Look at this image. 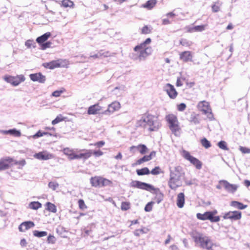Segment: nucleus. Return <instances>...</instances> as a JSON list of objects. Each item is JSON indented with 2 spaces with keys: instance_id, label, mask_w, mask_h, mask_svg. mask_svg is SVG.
<instances>
[{
  "instance_id": "f257e3e1",
  "label": "nucleus",
  "mask_w": 250,
  "mask_h": 250,
  "mask_svg": "<svg viewBox=\"0 0 250 250\" xmlns=\"http://www.w3.org/2000/svg\"><path fill=\"white\" fill-rule=\"evenodd\" d=\"M135 126L149 132L157 131L160 128L161 123L157 117L151 114H144L136 120Z\"/></svg>"
},
{
  "instance_id": "f03ea898",
  "label": "nucleus",
  "mask_w": 250,
  "mask_h": 250,
  "mask_svg": "<svg viewBox=\"0 0 250 250\" xmlns=\"http://www.w3.org/2000/svg\"><path fill=\"white\" fill-rule=\"evenodd\" d=\"M151 42V39L147 38L143 42L136 46L134 48V51L136 53L131 54L130 58L133 60L142 61L145 60L152 53V48L149 46Z\"/></svg>"
},
{
  "instance_id": "7ed1b4c3",
  "label": "nucleus",
  "mask_w": 250,
  "mask_h": 250,
  "mask_svg": "<svg viewBox=\"0 0 250 250\" xmlns=\"http://www.w3.org/2000/svg\"><path fill=\"white\" fill-rule=\"evenodd\" d=\"M169 179L168 185L170 188L175 189L182 184V180L185 176V172L183 168L179 166L174 167H170Z\"/></svg>"
},
{
  "instance_id": "20e7f679",
  "label": "nucleus",
  "mask_w": 250,
  "mask_h": 250,
  "mask_svg": "<svg viewBox=\"0 0 250 250\" xmlns=\"http://www.w3.org/2000/svg\"><path fill=\"white\" fill-rule=\"evenodd\" d=\"M192 237L196 244L203 249L210 250L213 246L210 239L202 233L194 232L192 233Z\"/></svg>"
},
{
  "instance_id": "39448f33",
  "label": "nucleus",
  "mask_w": 250,
  "mask_h": 250,
  "mask_svg": "<svg viewBox=\"0 0 250 250\" xmlns=\"http://www.w3.org/2000/svg\"><path fill=\"white\" fill-rule=\"evenodd\" d=\"M130 187L132 188H136L141 189H144L148 191L153 190L154 193L158 194L159 193V197L157 200V203L159 204L162 200V194L160 193V190L158 188H155L151 185L147 184L146 183L142 182L139 181H132L130 183Z\"/></svg>"
},
{
  "instance_id": "423d86ee",
  "label": "nucleus",
  "mask_w": 250,
  "mask_h": 250,
  "mask_svg": "<svg viewBox=\"0 0 250 250\" xmlns=\"http://www.w3.org/2000/svg\"><path fill=\"white\" fill-rule=\"evenodd\" d=\"M166 119L169 124V127L171 131L176 135L179 133L180 127L177 118L173 114H169L166 116Z\"/></svg>"
},
{
  "instance_id": "0eeeda50",
  "label": "nucleus",
  "mask_w": 250,
  "mask_h": 250,
  "mask_svg": "<svg viewBox=\"0 0 250 250\" xmlns=\"http://www.w3.org/2000/svg\"><path fill=\"white\" fill-rule=\"evenodd\" d=\"M197 108L203 114L207 116L209 120L212 121L214 120L213 114L208 102L206 101L200 102L197 104Z\"/></svg>"
},
{
  "instance_id": "6e6552de",
  "label": "nucleus",
  "mask_w": 250,
  "mask_h": 250,
  "mask_svg": "<svg viewBox=\"0 0 250 250\" xmlns=\"http://www.w3.org/2000/svg\"><path fill=\"white\" fill-rule=\"evenodd\" d=\"M217 213V211H207L204 213H198L196 214L197 218L201 220H209L212 222H217L219 221V216H213L214 214Z\"/></svg>"
},
{
  "instance_id": "1a4fd4ad",
  "label": "nucleus",
  "mask_w": 250,
  "mask_h": 250,
  "mask_svg": "<svg viewBox=\"0 0 250 250\" xmlns=\"http://www.w3.org/2000/svg\"><path fill=\"white\" fill-rule=\"evenodd\" d=\"M18 162L9 157H6L0 159V171L7 169L14 165H16Z\"/></svg>"
},
{
  "instance_id": "9d476101",
  "label": "nucleus",
  "mask_w": 250,
  "mask_h": 250,
  "mask_svg": "<svg viewBox=\"0 0 250 250\" xmlns=\"http://www.w3.org/2000/svg\"><path fill=\"white\" fill-rule=\"evenodd\" d=\"M181 155L185 159L195 166L197 169H200L201 168L202 163L197 158L192 156L188 151L183 150L181 151Z\"/></svg>"
},
{
  "instance_id": "9b49d317",
  "label": "nucleus",
  "mask_w": 250,
  "mask_h": 250,
  "mask_svg": "<svg viewBox=\"0 0 250 250\" xmlns=\"http://www.w3.org/2000/svg\"><path fill=\"white\" fill-rule=\"evenodd\" d=\"M3 79L8 83H10L13 86H17L21 82L25 80V78L23 75H17L15 77L11 76H5Z\"/></svg>"
},
{
  "instance_id": "f8f14e48",
  "label": "nucleus",
  "mask_w": 250,
  "mask_h": 250,
  "mask_svg": "<svg viewBox=\"0 0 250 250\" xmlns=\"http://www.w3.org/2000/svg\"><path fill=\"white\" fill-rule=\"evenodd\" d=\"M90 183L92 186L102 187L110 185L112 182L111 181L100 177H92L90 179Z\"/></svg>"
},
{
  "instance_id": "ddd939ff",
  "label": "nucleus",
  "mask_w": 250,
  "mask_h": 250,
  "mask_svg": "<svg viewBox=\"0 0 250 250\" xmlns=\"http://www.w3.org/2000/svg\"><path fill=\"white\" fill-rule=\"evenodd\" d=\"M220 183L223 184V187L226 191L230 193H235L239 187V185L230 184L225 180H220Z\"/></svg>"
},
{
  "instance_id": "4468645a",
  "label": "nucleus",
  "mask_w": 250,
  "mask_h": 250,
  "mask_svg": "<svg viewBox=\"0 0 250 250\" xmlns=\"http://www.w3.org/2000/svg\"><path fill=\"white\" fill-rule=\"evenodd\" d=\"M121 107L120 103L118 101H114L108 105V108L102 113L105 115H110L114 112L118 111Z\"/></svg>"
},
{
  "instance_id": "2eb2a0df",
  "label": "nucleus",
  "mask_w": 250,
  "mask_h": 250,
  "mask_svg": "<svg viewBox=\"0 0 250 250\" xmlns=\"http://www.w3.org/2000/svg\"><path fill=\"white\" fill-rule=\"evenodd\" d=\"M241 217V212L238 211H230L225 213L223 216L224 219H230L234 221L240 220Z\"/></svg>"
},
{
  "instance_id": "dca6fc26",
  "label": "nucleus",
  "mask_w": 250,
  "mask_h": 250,
  "mask_svg": "<svg viewBox=\"0 0 250 250\" xmlns=\"http://www.w3.org/2000/svg\"><path fill=\"white\" fill-rule=\"evenodd\" d=\"M34 157L40 160H47L54 158V155L46 151H43L34 155Z\"/></svg>"
},
{
  "instance_id": "f3484780",
  "label": "nucleus",
  "mask_w": 250,
  "mask_h": 250,
  "mask_svg": "<svg viewBox=\"0 0 250 250\" xmlns=\"http://www.w3.org/2000/svg\"><path fill=\"white\" fill-rule=\"evenodd\" d=\"M129 150L133 153L136 152L137 150L141 154H144L147 152L148 149L146 147V146L145 145L140 144L137 146H131L129 148Z\"/></svg>"
},
{
  "instance_id": "a211bd4d",
  "label": "nucleus",
  "mask_w": 250,
  "mask_h": 250,
  "mask_svg": "<svg viewBox=\"0 0 250 250\" xmlns=\"http://www.w3.org/2000/svg\"><path fill=\"white\" fill-rule=\"evenodd\" d=\"M165 89L171 99H174L177 97L178 93L171 84L167 83L165 86Z\"/></svg>"
},
{
  "instance_id": "6ab92c4d",
  "label": "nucleus",
  "mask_w": 250,
  "mask_h": 250,
  "mask_svg": "<svg viewBox=\"0 0 250 250\" xmlns=\"http://www.w3.org/2000/svg\"><path fill=\"white\" fill-rule=\"evenodd\" d=\"M30 79L33 82H38L40 83H44L46 81L45 76L41 73L31 74L29 75Z\"/></svg>"
},
{
  "instance_id": "aec40b11",
  "label": "nucleus",
  "mask_w": 250,
  "mask_h": 250,
  "mask_svg": "<svg viewBox=\"0 0 250 250\" xmlns=\"http://www.w3.org/2000/svg\"><path fill=\"white\" fill-rule=\"evenodd\" d=\"M102 107L99 104H95L90 106L87 110V114L89 115H96L100 113Z\"/></svg>"
},
{
  "instance_id": "412c9836",
  "label": "nucleus",
  "mask_w": 250,
  "mask_h": 250,
  "mask_svg": "<svg viewBox=\"0 0 250 250\" xmlns=\"http://www.w3.org/2000/svg\"><path fill=\"white\" fill-rule=\"evenodd\" d=\"M180 59L184 62L192 61V54L190 51H186L180 53Z\"/></svg>"
},
{
  "instance_id": "4be33fe9",
  "label": "nucleus",
  "mask_w": 250,
  "mask_h": 250,
  "mask_svg": "<svg viewBox=\"0 0 250 250\" xmlns=\"http://www.w3.org/2000/svg\"><path fill=\"white\" fill-rule=\"evenodd\" d=\"M80 151H84V153H81L79 154H76L75 156V159H87L89 157H90L92 154V151L90 149H83V150H80Z\"/></svg>"
},
{
  "instance_id": "5701e85b",
  "label": "nucleus",
  "mask_w": 250,
  "mask_h": 250,
  "mask_svg": "<svg viewBox=\"0 0 250 250\" xmlns=\"http://www.w3.org/2000/svg\"><path fill=\"white\" fill-rule=\"evenodd\" d=\"M110 56V53L108 51H104L103 50H100L97 53L94 54H91L90 57L93 59H102L106 57H108Z\"/></svg>"
},
{
  "instance_id": "b1692460",
  "label": "nucleus",
  "mask_w": 250,
  "mask_h": 250,
  "mask_svg": "<svg viewBox=\"0 0 250 250\" xmlns=\"http://www.w3.org/2000/svg\"><path fill=\"white\" fill-rule=\"evenodd\" d=\"M34 223L31 221H26L22 223L19 227L20 231L24 232L27 229L33 227Z\"/></svg>"
},
{
  "instance_id": "393cba45",
  "label": "nucleus",
  "mask_w": 250,
  "mask_h": 250,
  "mask_svg": "<svg viewBox=\"0 0 250 250\" xmlns=\"http://www.w3.org/2000/svg\"><path fill=\"white\" fill-rule=\"evenodd\" d=\"M62 152L64 154L67 156L69 160H73L75 159L76 154L75 153L74 149L66 147L62 150Z\"/></svg>"
},
{
  "instance_id": "a878e982",
  "label": "nucleus",
  "mask_w": 250,
  "mask_h": 250,
  "mask_svg": "<svg viewBox=\"0 0 250 250\" xmlns=\"http://www.w3.org/2000/svg\"><path fill=\"white\" fill-rule=\"evenodd\" d=\"M43 66L47 68L54 69L56 67H59L61 66L59 61H53L45 63Z\"/></svg>"
},
{
  "instance_id": "bb28decb",
  "label": "nucleus",
  "mask_w": 250,
  "mask_h": 250,
  "mask_svg": "<svg viewBox=\"0 0 250 250\" xmlns=\"http://www.w3.org/2000/svg\"><path fill=\"white\" fill-rule=\"evenodd\" d=\"M185 204V196L183 193H180L177 195V205L179 208L184 207Z\"/></svg>"
},
{
  "instance_id": "cd10ccee",
  "label": "nucleus",
  "mask_w": 250,
  "mask_h": 250,
  "mask_svg": "<svg viewBox=\"0 0 250 250\" xmlns=\"http://www.w3.org/2000/svg\"><path fill=\"white\" fill-rule=\"evenodd\" d=\"M51 36L50 32H46L42 36L37 38L36 41L39 43H42L45 42Z\"/></svg>"
},
{
  "instance_id": "c85d7f7f",
  "label": "nucleus",
  "mask_w": 250,
  "mask_h": 250,
  "mask_svg": "<svg viewBox=\"0 0 250 250\" xmlns=\"http://www.w3.org/2000/svg\"><path fill=\"white\" fill-rule=\"evenodd\" d=\"M207 25H201L195 26L193 27L190 28L188 29V31L190 32H201L205 29Z\"/></svg>"
},
{
  "instance_id": "c756f323",
  "label": "nucleus",
  "mask_w": 250,
  "mask_h": 250,
  "mask_svg": "<svg viewBox=\"0 0 250 250\" xmlns=\"http://www.w3.org/2000/svg\"><path fill=\"white\" fill-rule=\"evenodd\" d=\"M189 121L192 124H194V125H198L200 122V120L199 118V115L197 114H191Z\"/></svg>"
},
{
  "instance_id": "7c9ffc66",
  "label": "nucleus",
  "mask_w": 250,
  "mask_h": 250,
  "mask_svg": "<svg viewBox=\"0 0 250 250\" xmlns=\"http://www.w3.org/2000/svg\"><path fill=\"white\" fill-rule=\"evenodd\" d=\"M230 205L240 209H243L247 207V205H244L242 203L237 201H232L230 203Z\"/></svg>"
},
{
  "instance_id": "2f4dec72",
  "label": "nucleus",
  "mask_w": 250,
  "mask_h": 250,
  "mask_svg": "<svg viewBox=\"0 0 250 250\" xmlns=\"http://www.w3.org/2000/svg\"><path fill=\"white\" fill-rule=\"evenodd\" d=\"M42 207V204L39 202H32L28 205V208L30 209L37 210Z\"/></svg>"
},
{
  "instance_id": "473e14b6",
  "label": "nucleus",
  "mask_w": 250,
  "mask_h": 250,
  "mask_svg": "<svg viewBox=\"0 0 250 250\" xmlns=\"http://www.w3.org/2000/svg\"><path fill=\"white\" fill-rule=\"evenodd\" d=\"M156 4V0H149L145 4L143 7L148 9H152Z\"/></svg>"
},
{
  "instance_id": "72a5a7b5",
  "label": "nucleus",
  "mask_w": 250,
  "mask_h": 250,
  "mask_svg": "<svg viewBox=\"0 0 250 250\" xmlns=\"http://www.w3.org/2000/svg\"><path fill=\"white\" fill-rule=\"evenodd\" d=\"M149 229L146 228H143L141 229H136L134 231V234L136 236H139L141 233H147Z\"/></svg>"
},
{
  "instance_id": "f704fd0d",
  "label": "nucleus",
  "mask_w": 250,
  "mask_h": 250,
  "mask_svg": "<svg viewBox=\"0 0 250 250\" xmlns=\"http://www.w3.org/2000/svg\"><path fill=\"white\" fill-rule=\"evenodd\" d=\"M46 209L48 211L53 213H56L57 212V208L54 204L51 203L50 202H47L46 204Z\"/></svg>"
},
{
  "instance_id": "c9c22d12",
  "label": "nucleus",
  "mask_w": 250,
  "mask_h": 250,
  "mask_svg": "<svg viewBox=\"0 0 250 250\" xmlns=\"http://www.w3.org/2000/svg\"><path fill=\"white\" fill-rule=\"evenodd\" d=\"M8 134L15 137H19L21 136V132L20 130H17L15 128L8 130Z\"/></svg>"
},
{
  "instance_id": "e433bc0d",
  "label": "nucleus",
  "mask_w": 250,
  "mask_h": 250,
  "mask_svg": "<svg viewBox=\"0 0 250 250\" xmlns=\"http://www.w3.org/2000/svg\"><path fill=\"white\" fill-rule=\"evenodd\" d=\"M136 172L138 175H143L150 173L149 170L147 167H144L140 169H137Z\"/></svg>"
},
{
  "instance_id": "4c0bfd02",
  "label": "nucleus",
  "mask_w": 250,
  "mask_h": 250,
  "mask_svg": "<svg viewBox=\"0 0 250 250\" xmlns=\"http://www.w3.org/2000/svg\"><path fill=\"white\" fill-rule=\"evenodd\" d=\"M62 3L64 7H73L74 5L73 2L70 0H63Z\"/></svg>"
},
{
  "instance_id": "58836bf2",
  "label": "nucleus",
  "mask_w": 250,
  "mask_h": 250,
  "mask_svg": "<svg viewBox=\"0 0 250 250\" xmlns=\"http://www.w3.org/2000/svg\"><path fill=\"white\" fill-rule=\"evenodd\" d=\"M65 91V90L62 88L60 90L54 91L51 94V96L55 97H59Z\"/></svg>"
},
{
  "instance_id": "ea45409f",
  "label": "nucleus",
  "mask_w": 250,
  "mask_h": 250,
  "mask_svg": "<svg viewBox=\"0 0 250 250\" xmlns=\"http://www.w3.org/2000/svg\"><path fill=\"white\" fill-rule=\"evenodd\" d=\"M218 146L220 148H221L223 150H229V148L227 147V143L224 141H221L219 142H218Z\"/></svg>"
},
{
  "instance_id": "a19ab883",
  "label": "nucleus",
  "mask_w": 250,
  "mask_h": 250,
  "mask_svg": "<svg viewBox=\"0 0 250 250\" xmlns=\"http://www.w3.org/2000/svg\"><path fill=\"white\" fill-rule=\"evenodd\" d=\"M151 159L148 155H145L144 157H143L142 158L139 159L137 162L136 164L138 165H140L144 162H147L150 161Z\"/></svg>"
},
{
  "instance_id": "79ce46f5",
  "label": "nucleus",
  "mask_w": 250,
  "mask_h": 250,
  "mask_svg": "<svg viewBox=\"0 0 250 250\" xmlns=\"http://www.w3.org/2000/svg\"><path fill=\"white\" fill-rule=\"evenodd\" d=\"M33 234L34 236L38 237H42L45 236H46L47 234V232L46 231H39L38 230H35L33 231Z\"/></svg>"
},
{
  "instance_id": "37998d69",
  "label": "nucleus",
  "mask_w": 250,
  "mask_h": 250,
  "mask_svg": "<svg viewBox=\"0 0 250 250\" xmlns=\"http://www.w3.org/2000/svg\"><path fill=\"white\" fill-rule=\"evenodd\" d=\"M201 142L202 146L206 148H208L211 146L210 142L206 138L202 139Z\"/></svg>"
},
{
  "instance_id": "c03bdc74",
  "label": "nucleus",
  "mask_w": 250,
  "mask_h": 250,
  "mask_svg": "<svg viewBox=\"0 0 250 250\" xmlns=\"http://www.w3.org/2000/svg\"><path fill=\"white\" fill-rule=\"evenodd\" d=\"M25 45L28 48L35 47V43L33 40H27L25 42Z\"/></svg>"
},
{
  "instance_id": "a18cd8bd",
  "label": "nucleus",
  "mask_w": 250,
  "mask_h": 250,
  "mask_svg": "<svg viewBox=\"0 0 250 250\" xmlns=\"http://www.w3.org/2000/svg\"><path fill=\"white\" fill-rule=\"evenodd\" d=\"M78 205L81 209L84 210L87 208V206H86L84 201L82 199H80L78 201Z\"/></svg>"
},
{
  "instance_id": "49530a36",
  "label": "nucleus",
  "mask_w": 250,
  "mask_h": 250,
  "mask_svg": "<svg viewBox=\"0 0 250 250\" xmlns=\"http://www.w3.org/2000/svg\"><path fill=\"white\" fill-rule=\"evenodd\" d=\"M48 187L52 190H55L59 187V184L57 182H50L48 183Z\"/></svg>"
},
{
  "instance_id": "de8ad7c7",
  "label": "nucleus",
  "mask_w": 250,
  "mask_h": 250,
  "mask_svg": "<svg viewBox=\"0 0 250 250\" xmlns=\"http://www.w3.org/2000/svg\"><path fill=\"white\" fill-rule=\"evenodd\" d=\"M153 202H150L148 203L145 208V210L146 212L150 211L152 209V206L154 204Z\"/></svg>"
},
{
  "instance_id": "09e8293b",
  "label": "nucleus",
  "mask_w": 250,
  "mask_h": 250,
  "mask_svg": "<svg viewBox=\"0 0 250 250\" xmlns=\"http://www.w3.org/2000/svg\"><path fill=\"white\" fill-rule=\"evenodd\" d=\"M130 208V204L128 202H123L121 205V209L123 210H127Z\"/></svg>"
},
{
  "instance_id": "8fccbe9b",
  "label": "nucleus",
  "mask_w": 250,
  "mask_h": 250,
  "mask_svg": "<svg viewBox=\"0 0 250 250\" xmlns=\"http://www.w3.org/2000/svg\"><path fill=\"white\" fill-rule=\"evenodd\" d=\"M52 45V42H47L45 43H42V44L41 45V48L42 50H45V49L47 48L51 47Z\"/></svg>"
},
{
  "instance_id": "3c124183",
  "label": "nucleus",
  "mask_w": 250,
  "mask_h": 250,
  "mask_svg": "<svg viewBox=\"0 0 250 250\" xmlns=\"http://www.w3.org/2000/svg\"><path fill=\"white\" fill-rule=\"evenodd\" d=\"M186 104L184 103H181L177 105V110L179 111H183L186 108Z\"/></svg>"
},
{
  "instance_id": "603ef678",
  "label": "nucleus",
  "mask_w": 250,
  "mask_h": 250,
  "mask_svg": "<svg viewBox=\"0 0 250 250\" xmlns=\"http://www.w3.org/2000/svg\"><path fill=\"white\" fill-rule=\"evenodd\" d=\"M240 151L244 154H249L250 153V149L246 147L240 146L239 147Z\"/></svg>"
},
{
  "instance_id": "864d4df0",
  "label": "nucleus",
  "mask_w": 250,
  "mask_h": 250,
  "mask_svg": "<svg viewBox=\"0 0 250 250\" xmlns=\"http://www.w3.org/2000/svg\"><path fill=\"white\" fill-rule=\"evenodd\" d=\"M184 80H185V79L183 78H182V77L177 78L176 83V86H182L183 84V82Z\"/></svg>"
},
{
  "instance_id": "5fc2aeb1",
  "label": "nucleus",
  "mask_w": 250,
  "mask_h": 250,
  "mask_svg": "<svg viewBox=\"0 0 250 250\" xmlns=\"http://www.w3.org/2000/svg\"><path fill=\"white\" fill-rule=\"evenodd\" d=\"M150 29L147 26H145L142 29V33L144 34H147L150 32Z\"/></svg>"
},
{
  "instance_id": "6e6d98bb",
  "label": "nucleus",
  "mask_w": 250,
  "mask_h": 250,
  "mask_svg": "<svg viewBox=\"0 0 250 250\" xmlns=\"http://www.w3.org/2000/svg\"><path fill=\"white\" fill-rule=\"evenodd\" d=\"M62 120L63 119L61 116H57L54 120L52 121V124L53 125H56L62 121Z\"/></svg>"
},
{
  "instance_id": "4d7b16f0",
  "label": "nucleus",
  "mask_w": 250,
  "mask_h": 250,
  "mask_svg": "<svg viewBox=\"0 0 250 250\" xmlns=\"http://www.w3.org/2000/svg\"><path fill=\"white\" fill-rule=\"evenodd\" d=\"M160 168L159 167H156L151 171L150 173L153 175H157L160 173Z\"/></svg>"
},
{
  "instance_id": "13d9d810",
  "label": "nucleus",
  "mask_w": 250,
  "mask_h": 250,
  "mask_svg": "<svg viewBox=\"0 0 250 250\" xmlns=\"http://www.w3.org/2000/svg\"><path fill=\"white\" fill-rule=\"evenodd\" d=\"M47 242L48 243L54 244L56 242V238L53 235H49L47 238Z\"/></svg>"
},
{
  "instance_id": "bf43d9fd",
  "label": "nucleus",
  "mask_w": 250,
  "mask_h": 250,
  "mask_svg": "<svg viewBox=\"0 0 250 250\" xmlns=\"http://www.w3.org/2000/svg\"><path fill=\"white\" fill-rule=\"evenodd\" d=\"M105 144V142L103 141H99V142H98L94 144H90V145H94V146H96L98 147H102L103 146H104Z\"/></svg>"
},
{
  "instance_id": "052dcab7",
  "label": "nucleus",
  "mask_w": 250,
  "mask_h": 250,
  "mask_svg": "<svg viewBox=\"0 0 250 250\" xmlns=\"http://www.w3.org/2000/svg\"><path fill=\"white\" fill-rule=\"evenodd\" d=\"M93 154L96 157H99V156H102L103 155L104 153L100 150H94L93 152Z\"/></svg>"
},
{
  "instance_id": "680f3d73",
  "label": "nucleus",
  "mask_w": 250,
  "mask_h": 250,
  "mask_svg": "<svg viewBox=\"0 0 250 250\" xmlns=\"http://www.w3.org/2000/svg\"><path fill=\"white\" fill-rule=\"evenodd\" d=\"M46 134V133H42V132H41L40 131H39L35 134H34L33 136H32V137L33 138H37L38 137H42L43 135Z\"/></svg>"
},
{
  "instance_id": "e2e57ef3",
  "label": "nucleus",
  "mask_w": 250,
  "mask_h": 250,
  "mask_svg": "<svg viewBox=\"0 0 250 250\" xmlns=\"http://www.w3.org/2000/svg\"><path fill=\"white\" fill-rule=\"evenodd\" d=\"M212 10L214 12H217L220 10V5L214 4L212 6Z\"/></svg>"
},
{
  "instance_id": "0e129e2a",
  "label": "nucleus",
  "mask_w": 250,
  "mask_h": 250,
  "mask_svg": "<svg viewBox=\"0 0 250 250\" xmlns=\"http://www.w3.org/2000/svg\"><path fill=\"white\" fill-rule=\"evenodd\" d=\"M20 245L22 247H25L27 246L26 240L25 239H22L20 242Z\"/></svg>"
},
{
  "instance_id": "69168bd1",
  "label": "nucleus",
  "mask_w": 250,
  "mask_h": 250,
  "mask_svg": "<svg viewBox=\"0 0 250 250\" xmlns=\"http://www.w3.org/2000/svg\"><path fill=\"white\" fill-rule=\"evenodd\" d=\"M156 154V152L155 151H152L150 154L148 155L151 160L153 158L155 157Z\"/></svg>"
},
{
  "instance_id": "338daca9",
  "label": "nucleus",
  "mask_w": 250,
  "mask_h": 250,
  "mask_svg": "<svg viewBox=\"0 0 250 250\" xmlns=\"http://www.w3.org/2000/svg\"><path fill=\"white\" fill-rule=\"evenodd\" d=\"M170 22L168 19H163L162 20V24L164 25H167L170 24Z\"/></svg>"
},
{
  "instance_id": "774afa93",
  "label": "nucleus",
  "mask_w": 250,
  "mask_h": 250,
  "mask_svg": "<svg viewBox=\"0 0 250 250\" xmlns=\"http://www.w3.org/2000/svg\"><path fill=\"white\" fill-rule=\"evenodd\" d=\"M244 184L245 186H246L247 187H249V186H250V181L245 180L244 181Z\"/></svg>"
}]
</instances>
